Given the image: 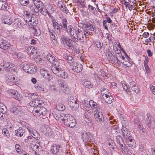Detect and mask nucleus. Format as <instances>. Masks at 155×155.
<instances>
[{"label": "nucleus", "instance_id": "052dcab7", "mask_svg": "<svg viewBox=\"0 0 155 155\" xmlns=\"http://www.w3.org/2000/svg\"><path fill=\"white\" fill-rule=\"evenodd\" d=\"M33 112L35 115H39L40 114V113H39V107H38V108L37 109L35 108H34L33 110Z\"/></svg>", "mask_w": 155, "mask_h": 155}, {"label": "nucleus", "instance_id": "bf43d9fd", "mask_svg": "<svg viewBox=\"0 0 155 155\" xmlns=\"http://www.w3.org/2000/svg\"><path fill=\"white\" fill-rule=\"evenodd\" d=\"M27 49H28L29 51L30 50V49L31 50V52L32 54L36 53L37 51L36 49L33 46H31L30 47H29L28 48H27Z\"/></svg>", "mask_w": 155, "mask_h": 155}, {"label": "nucleus", "instance_id": "bb28decb", "mask_svg": "<svg viewBox=\"0 0 155 155\" xmlns=\"http://www.w3.org/2000/svg\"><path fill=\"white\" fill-rule=\"evenodd\" d=\"M28 7L31 11L33 12L37 13L38 12V9L37 8L34 2L30 4L28 6Z\"/></svg>", "mask_w": 155, "mask_h": 155}, {"label": "nucleus", "instance_id": "0eeeda50", "mask_svg": "<svg viewBox=\"0 0 155 155\" xmlns=\"http://www.w3.org/2000/svg\"><path fill=\"white\" fill-rule=\"evenodd\" d=\"M85 39L83 32L79 28L75 38V40L74 41V45H77V44L76 43L78 42L79 41H80L82 42H84Z\"/></svg>", "mask_w": 155, "mask_h": 155}, {"label": "nucleus", "instance_id": "c85d7f7f", "mask_svg": "<svg viewBox=\"0 0 155 155\" xmlns=\"http://www.w3.org/2000/svg\"><path fill=\"white\" fill-rule=\"evenodd\" d=\"M107 143L109 147L113 150L115 149V142L111 138H109L107 140Z\"/></svg>", "mask_w": 155, "mask_h": 155}, {"label": "nucleus", "instance_id": "cd10ccee", "mask_svg": "<svg viewBox=\"0 0 155 155\" xmlns=\"http://www.w3.org/2000/svg\"><path fill=\"white\" fill-rule=\"evenodd\" d=\"M3 21L4 24L8 25H11L12 23V20L9 16L5 17Z\"/></svg>", "mask_w": 155, "mask_h": 155}, {"label": "nucleus", "instance_id": "f03ea898", "mask_svg": "<svg viewBox=\"0 0 155 155\" xmlns=\"http://www.w3.org/2000/svg\"><path fill=\"white\" fill-rule=\"evenodd\" d=\"M101 93L102 98H101L100 99L102 102H105L108 104H110L113 101V97L111 95L107 89L101 88Z\"/></svg>", "mask_w": 155, "mask_h": 155}, {"label": "nucleus", "instance_id": "5fc2aeb1", "mask_svg": "<svg viewBox=\"0 0 155 155\" xmlns=\"http://www.w3.org/2000/svg\"><path fill=\"white\" fill-rule=\"evenodd\" d=\"M30 65L26 63H24L23 65L22 68L23 70L26 72L28 71L29 67H30Z\"/></svg>", "mask_w": 155, "mask_h": 155}, {"label": "nucleus", "instance_id": "39448f33", "mask_svg": "<svg viewBox=\"0 0 155 155\" xmlns=\"http://www.w3.org/2000/svg\"><path fill=\"white\" fill-rule=\"evenodd\" d=\"M79 28H73L71 25L68 26V33L72 41L74 42L77 36V33Z\"/></svg>", "mask_w": 155, "mask_h": 155}, {"label": "nucleus", "instance_id": "e433bc0d", "mask_svg": "<svg viewBox=\"0 0 155 155\" xmlns=\"http://www.w3.org/2000/svg\"><path fill=\"white\" fill-rule=\"evenodd\" d=\"M28 71H27V72L32 74H34L36 72L37 69L36 68L32 65H30V67H29Z\"/></svg>", "mask_w": 155, "mask_h": 155}, {"label": "nucleus", "instance_id": "c03bdc74", "mask_svg": "<svg viewBox=\"0 0 155 155\" xmlns=\"http://www.w3.org/2000/svg\"><path fill=\"white\" fill-rule=\"evenodd\" d=\"M69 105L72 108V109L75 110L78 108L79 104V103H78V101H77V102H75L73 103H70Z\"/></svg>", "mask_w": 155, "mask_h": 155}, {"label": "nucleus", "instance_id": "09e8293b", "mask_svg": "<svg viewBox=\"0 0 155 155\" xmlns=\"http://www.w3.org/2000/svg\"><path fill=\"white\" fill-rule=\"evenodd\" d=\"M113 49L114 51L117 54L120 53L122 49L117 47L116 45H113Z\"/></svg>", "mask_w": 155, "mask_h": 155}, {"label": "nucleus", "instance_id": "603ef678", "mask_svg": "<svg viewBox=\"0 0 155 155\" xmlns=\"http://www.w3.org/2000/svg\"><path fill=\"white\" fill-rule=\"evenodd\" d=\"M88 8L89 11L93 13V14H96L97 13L96 8H95L94 7L90 5H88Z\"/></svg>", "mask_w": 155, "mask_h": 155}, {"label": "nucleus", "instance_id": "7ed1b4c3", "mask_svg": "<svg viewBox=\"0 0 155 155\" xmlns=\"http://www.w3.org/2000/svg\"><path fill=\"white\" fill-rule=\"evenodd\" d=\"M61 116V117H60V119L63 120V122L67 126L73 128L76 126V121L73 117L64 114H62Z\"/></svg>", "mask_w": 155, "mask_h": 155}, {"label": "nucleus", "instance_id": "a878e982", "mask_svg": "<svg viewBox=\"0 0 155 155\" xmlns=\"http://www.w3.org/2000/svg\"><path fill=\"white\" fill-rule=\"evenodd\" d=\"M61 85V89L65 94H68L69 91V88L64 83H60Z\"/></svg>", "mask_w": 155, "mask_h": 155}, {"label": "nucleus", "instance_id": "a18cd8bd", "mask_svg": "<svg viewBox=\"0 0 155 155\" xmlns=\"http://www.w3.org/2000/svg\"><path fill=\"white\" fill-rule=\"evenodd\" d=\"M37 89L41 92L43 93H46L47 92V89L44 86L40 85L37 87Z\"/></svg>", "mask_w": 155, "mask_h": 155}, {"label": "nucleus", "instance_id": "dca6fc26", "mask_svg": "<svg viewBox=\"0 0 155 155\" xmlns=\"http://www.w3.org/2000/svg\"><path fill=\"white\" fill-rule=\"evenodd\" d=\"M91 135L89 133L86 132H83L81 134V137L83 141L84 142L90 141Z\"/></svg>", "mask_w": 155, "mask_h": 155}, {"label": "nucleus", "instance_id": "6ab92c4d", "mask_svg": "<svg viewBox=\"0 0 155 155\" xmlns=\"http://www.w3.org/2000/svg\"><path fill=\"white\" fill-rule=\"evenodd\" d=\"M52 22L54 28L56 32L58 34H60V28L58 23L54 19H53L52 20Z\"/></svg>", "mask_w": 155, "mask_h": 155}, {"label": "nucleus", "instance_id": "423d86ee", "mask_svg": "<svg viewBox=\"0 0 155 155\" xmlns=\"http://www.w3.org/2000/svg\"><path fill=\"white\" fill-rule=\"evenodd\" d=\"M62 64L60 63L57 60H55L51 66V69L52 71L54 73L59 70L63 68Z\"/></svg>", "mask_w": 155, "mask_h": 155}, {"label": "nucleus", "instance_id": "4be33fe9", "mask_svg": "<svg viewBox=\"0 0 155 155\" xmlns=\"http://www.w3.org/2000/svg\"><path fill=\"white\" fill-rule=\"evenodd\" d=\"M8 9L7 3L5 1L0 0V10L7 11Z\"/></svg>", "mask_w": 155, "mask_h": 155}, {"label": "nucleus", "instance_id": "412c9836", "mask_svg": "<svg viewBox=\"0 0 155 155\" xmlns=\"http://www.w3.org/2000/svg\"><path fill=\"white\" fill-rule=\"evenodd\" d=\"M25 132V130L22 127H20L17 130H15V134L16 136L21 137L23 136Z\"/></svg>", "mask_w": 155, "mask_h": 155}, {"label": "nucleus", "instance_id": "1a4fd4ad", "mask_svg": "<svg viewBox=\"0 0 155 155\" xmlns=\"http://www.w3.org/2000/svg\"><path fill=\"white\" fill-rule=\"evenodd\" d=\"M130 88L131 89L137 94H138L140 92V90L138 88L137 84L136 82L130 80L129 82V85Z\"/></svg>", "mask_w": 155, "mask_h": 155}, {"label": "nucleus", "instance_id": "6e6552de", "mask_svg": "<svg viewBox=\"0 0 155 155\" xmlns=\"http://www.w3.org/2000/svg\"><path fill=\"white\" fill-rule=\"evenodd\" d=\"M82 103L84 108L86 109L88 113H91L90 109H91V104H92V100L88 101L87 100H83Z\"/></svg>", "mask_w": 155, "mask_h": 155}, {"label": "nucleus", "instance_id": "de8ad7c7", "mask_svg": "<svg viewBox=\"0 0 155 155\" xmlns=\"http://www.w3.org/2000/svg\"><path fill=\"white\" fill-rule=\"evenodd\" d=\"M97 118L100 123L102 122L104 120L102 114L101 112H97Z\"/></svg>", "mask_w": 155, "mask_h": 155}, {"label": "nucleus", "instance_id": "aec40b11", "mask_svg": "<svg viewBox=\"0 0 155 155\" xmlns=\"http://www.w3.org/2000/svg\"><path fill=\"white\" fill-rule=\"evenodd\" d=\"M92 104H91V109L92 111L94 112V116L95 118H97V104L96 102L92 101Z\"/></svg>", "mask_w": 155, "mask_h": 155}, {"label": "nucleus", "instance_id": "338daca9", "mask_svg": "<svg viewBox=\"0 0 155 155\" xmlns=\"http://www.w3.org/2000/svg\"><path fill=\"white\" fill-rule=\"evenodd\" d=\"M77 100H75L73 97H71L68 100V103L70 105V103H74L75 102H77Z\"/></svg>", "mask_w": 155, "mask_h": 155}, {"label": "nucleus", "instance_id": "b1692460", "mask_svg": "<svg viewBox=\"0 0 155 155\" xmlns=\"http://www.w3.org/2000/svg\"><path fill=\"white\" fill-rule=\"evenodd\" d=\"M8 84L10 85H12L14 84V83L17 81V79L15 77L12 76H10L7 79Z\"/></svg>", "mask_w": 155, "mask_h": 155}, {"label": "nucleus", "instance_id": "4d7b16f0", "mask_svg": "<svg viewBox=\"0 0 155 155\" xmlns=\"http://www.w3.org/2000/svg\"><path fill=\"white\" fill-rule=\"evenodd\" d=\"M127 144L128 146L132 149L135 148L136 147V143L134 142H128Z\"/></svg>", "mask_w": 155, "mask_h": 155}, {"label": "nucleus", "instance_id": "774afa93", "mask_svg": "<svg viewBox=\"0 0 155 155\" xmlns=\"http://www.w3.org/2000/svg\"><path fill=\"white\" fill-rule=\"evenodd\" d=\"M133 5L134 4L133 2H131L130 1L129 2V4L127 7L130 11H131L132 9H133Z\"/></svg>", "mask_w": 155, "mask_h": 155}, {"label": "nucleus", "instance_id": "e2e57ef3", "mask_svg": "<svg viewBox=\"0 0 155 155\" xmlns=\"http://www.w3.org/2000/svg\"><path fill=\"white\" fill-rule=\"evenodd\" d=\"M37 23L38 21L36 20V18H35L32 19V22H31L30 24L32 26H36Z\"/></svg>", "mask_w": 155, "mask_h": 155}, {"label": "nucleus", "instance_id": "4468645a", "mask_svg": "<svg viewBox=\"0 0 155 155\" xmlns=\"http://www.w3.org/2000/svg\"><path fill=\"white\" fill-rule=\"evenodd\" d=\"M71 68L74 72H79L82 70V65L81 64L75 63L71 65Z\"/></svg>", "mask_w": 155, "mask_h": 155}, {"label": "nucleus", "instance_id": "473e14b6", "mask_svg": "<svg viewBox=\"0 0 155 155\" xmlns=\"http://www.w3.org/2000/svg\"><path fill=\"white\" fill-rule=\"evenodd\" d=\"M82 82L83 85L87 88H90L92 87L91 82L87 80L84 79L82 81Z\"/></svg>", "mask_w": 155, "mask_h": 155}, {"label": "nucleus", "instance_id": "37998d69", "mask_svg": "<svg viewBox=\"0 0 155 155\" xmlns=\"http://www.w3.org/2000/svg\"><path fill=\"white\" fill-rule=\"evenodd\" d=\"M39 10L40 12L43 15H48V12L47 10L45 7V6L44 5L41 8H40Z\"/></svg>", "mask_w": 155, "mask_h": 155}, {"label": "nucleus", "instance_id": "5701e85b", "mask_svg": "<svg viewBox=\"0 0 155 155\" xmlns=\"http://www.w3.org/2000/svg\"><path fill=\"white\" fill-rule=\"evenodd\" d=\"M122 130L123 135L125 139L128 138L130 136V132L126 128L124 127Z\"/></svg>", "mask_w": 155, "mask_h": 155}, {"label": "nucleus", "instance_id": "20e7f679", "mask_svg": "<svg viewBox=\"0 0 155 155\" xmlns=\"http://www.w3.org/2000/svg\"><path fill=\"white\" fill-rule=\"evenodd\" d=\"M60 40L64 46L67 48L70 49L73 46L71 43L72 40H71L66 36L62 35L60 38Z\"/></svg>", "mask_w": 155, "mask_h": 155}, {"label": "nucleus", "instance_id": "72a5a7b5", "mask_svg": "<svg viewBox=\"0 0 155 155\" xmlns=\"http://www.w3.org/2000/svg\"><path fill=\"white\" fill-rule=\"evenodd\" d=\"M21 20L20 19L15 18L14 21V26L16 28H19L21 26Z\"/></svg>", "mask_w": 155, "mask_h": 155}, {"label": "nucleus", "instance_id": "79ce46f5", "mask_svg": "<svg viewBox=\"0 0 155 155\" xmlns=\"http://www.w3.org/2000/svg\"><path fill=\"white\" fill-rule=\"evenodd\" d=\"M46 58L48 61L52 64L55 60H55L54 57L50 54H47Z\"/></svg>", "mask_w": 155, "mask_h": 155}, {"label": "nucleus", "instance_id": "58836bf2", "mask_svg": "<svg viewBox=\"0 0 155 155\" xmlns=\"http://www.w3.org/2000/svg\"><path fill=\"white\" fill-rule=\"evenodd\" d=\"M84 28H85V29L88 31L90 30L93 31L95 30L94 27L93 25L89 23L85 25Z\"/></svg>", "mask_w": 155, "mask_h": 155}, {"label": "nucleus", "instance_id": "6e6d98bb", "mask_svg": "<svg viewBox=\"0 0 155 155\" xmlns=\"http://www.w3.org/2000/svg\"><path fill=\"white\" fill-rule=\"evenodd\" d=\"M20 3L23 6L27 5L29 3L28 0H19Z\"/></svg>", "mask_w": 155, "mask_h": 155}, {"label": "nucleus", "instance_id": "ea45409f", "mask_svg": "<svg viewBox=\"0 0 155 155\" xmlns=\"http://www.w3.org/2000/svg\"><path fill=\"white\" fill-rule=\"evenodd\" d=\"M56 109L59 111H63L65 109V106L61 103H58L56 106Z\"/></svg>", "mask_w": 155, "mask_h": 155}, {"label": "nucleus", "instance_id": "2eb2a0df", "mask_svg": "<svg viewBox=\"0 0 155 155\" xmlns=\"http://www.w3.org/2000/svg\"><path fill=\"white\" fill-rule=\"evenodd\" d=\"M43 102L42 100L39 99H34L29 102V105L32 107H36L38 105H41Z\"/></svg>", "mask_w": 155, "mask_h": 155}, {"label": "nucleus", "instance_id": "13d9d810", "mask_svg": "<svg viewBox=\"0 0 155 155\" xmlns=\"http://www.w3.org/2000/svg\"><path fill=\"white\" fill-rule=\"evenodd\" d=\"M100 72L101 73V75L103 77L105 78H108V77L106 75V72L104 71L103 69H101Z\"/></svg>", "mask_w": 155, "mask_h": 155}, {"label": "nucleus", "instance_id": "9d476101", "mask_svg": "<svg viewBox=\"0 0 155 155\" xmlns=\"http://www.w3.org/2000/svg\"><path fill=\"white\" fill-rule=\"evenodd\" d=\"M40 73L41 76L44 78H47L48 81H51L52 77L50 76L48 71L45 68H42L40 70Z\"/></svg>", "mask_w": 155, "mask_h": 155}, {"label": "nucleus", "instance_id": "ddd939ff", "mask_svg": "<svg viewBox=\"0 0 155 155\" xmlns=\"http://www.w3.org/2000/svg\"><path fill=\"white\" fill-rule=\"evenodd\" d=\"M119 144L120 149L124 155H128L129 153H130L129 149L126 145H124L120 143Z\"/></svg>", "mask_w": 155, "mask_h": 155}, {"label": "nucleus", "instance_id": "2f4dec72", "mask_svg": "<svg viewBox=\"0 0 155 155\" xmlns=\"http://www.w3.org/2000/svg\"><path fill=\"white\" fill-rule=\"evenodd\" d=\"M47 8L48 15L49 16H50L51 15V14H52L54 12L55 9V6L51 5H49Z\"/></svg>", "mask_w": 155, "mask_h": 155}, {"label": "nucleus", "instance_id": "7c9ffc66", "mask_svg": "<svg viewBox=\"0 0 155 155\" xmlns=\"http://www.w3.org/2000/svg\"><path fill=\"white\" fill-rule=\"evenodd\" d=\"M9 47V44L8 41L4 40L3 43L1 45V48L4 50L8 49Z\"/></svg>", "mask_w": 155, "mask_h": 155}, {"label": "nucleus", "instance_id": "9b49d317", "mask_svg": "<svg viewBox=\"0 0 155 155\" xmlns=\"http://www.w3.org/2000/svg\"><path fill=\"white\" fill-rule=\"evenodd\" d=\"M54 73L58 77L63 79L67 78L68 77L67 73L65 71L63 68Z\"/></svg>", "mask_w": 155, "mask_h": 155}, {"label": "nucleus", "instance_id": "0e129e2a", "mask_svg": "<svg viewBox=\"0 0 155 155\" xmlns=\"http://www.w3.org/2000/svg\"><path fill=\"white\" fill-rule=\"evenodd\" d=\"M150 90L152 93L155 95V87L153 86L152 84H150L149 85Z\"/></svg>", "mask_w": 155, "mask_h": 155}, {"label": "nucleus", "instance_id": "c756f323", "mask_svg": "<svg viewBox=\"0 0 155 155\" xmlns=\"http://www.w3.org/2000/svg\"><path fill=\"white\" fill-rule=\"evenodd\" d=\"M121 83L123 87V89L128 94L130 93V88L127 86V84H126V82L124 81H121Z\"/></svg>", "mask_w": 155, "mask_h": 155}, {"label": "nucleus", "instance_id": "8fccbe9b", "mask_svg": "<svg viewBox=\"0 0 155 155\" xmlns=\"http://www.w3.org/2000/svg\"><path fill=\"white\" fill-rule=\"evenodd\" d=\"M39 113L40 114H41L43 115H45L46 114L47 112V110L46 108L43 107H39Z\"/></svg>", "mask_w": 155, "mask_h": 155}, {"label": "nucleus", "instance_id": "f8f14e48", "mask_svg": "<svg viewBox=\"0 0 155 155\" xmlns=\"http://www.w3.org/2000/svg\"><path fill=\"white\" fill-rule=\"evenodd\" d=\"M27 129L32 137L36 140L40 139V136L36 130L30 127H29Z\"/></svg>", "mask_w": 155, "mask_h": 155}, {"label": "nucleus", "instance_id": "f704fd0d", "mask_svg": "<svg viewBox=\"0 0 155 155\" xmlns=\"http://www.w3.org/2000/svg\"><path fill=\"white\" fill-rule=\"evenodd\" d=\"M34 2L37 8L39 10V8H41L44 6L42 2L40 0H34Z\"/></svg>", "mask_w": 155, "mask_h": 155}, {"label": "nucleus", "instance_id": "69168bd1", "mask_svg": "<svg viewBox=\"0 0 155 155\" xmlns=\"http://www.w3.org/2000/svg\"><path fill=\"white\" fill-rule=\"evenodd\" d=\"M41 34V31L39 29H35V32L34 33V35L35 36H39Z\"/></svg>", "mask_w": 155, "mask_h": 155}, {"label": "nucleus", "instance_id": "a211bd4d", "mask_svg": "<svg viewBox=\"0 0 155 155\" xmlns=\"http://www.w3.org/2000/svg\"><path fill=\"white\" fill-rule=\"evenodd\" d=\"M57 5L60 8V10L64 12L66 14L68 13V10L62 1H58L57 3Z\"/></svg>", "mask_w": 155, "mask_h": 155}, {"label": "nucleus", "instance_id": "864d4df0", "mask_svg": "<svg viewBox=\"0 0 155 155\" xmlns=\"http://www.w3.org/2000/svg\"><path fill=\"white\" fill-rule=\"evenodd\" d=\"M52 134V132L50 128H48L47 129V131L45 134V135L47 137L49 138L50 137Z\"/></svg>", "mask_w": 155, "mask_h": 155}, {"label": "nucleus", "instance_id": "680f3d73", "mask_svg": "<svg viewBox=\"0 0 155 155\" xmlns=\"http://www.w3.org/2000/svg\"><path fill=\"white\" fill-rule=\"evenodd\" d=\"M35 60L36 63H38L39 64L42 63V59L40 56L36 57L35 58Z\"/></svg>", "mask_w": 155, "mask_h": 155}, {"label": "nucleus", "instance_id": "c9c22d12", "mask_svg": "<svg viewBox=\"0 0 155 155\" xmlns=\"http://www.w3.org/2000/svg\"><path fill=\"white\" fill-rule=\"evenodd\" d=\"M30 146L32 150L35 152H36V151L39 147L38 144H37L36 143L35 141L32 142L31 143Z\"/></svg>", "mask_w": 155, "mask_h": 155}, {"label": "nucleus", "instance_id": "393cba45", "mask_svg": "<svg viewBox=\"0 0 155 155\" xmlns=\"http://www.w3.org/2000/svg\"><path fill=\"white\" fill-rule=\"evenodd\" d=\"M65 59L69 63L73 64L75 63L74 62L75 58L71 54L65 56Z\"/></svg>", "mask_w": 155, "mask_h": 155}, {"label": "nucleus", "instance_id": "49530a36", "mask_svg": "<svg viewBox=\"0 0 155 155\" xmlns=\"http://www.w3.org/2000/svg\"><path fill=\"white\" fill-rule=\"evenodd\" d=\"M2 133L7 138H9L10 137L8 131L6 128H4L2 130Z\"/></svg>", "mask_w": 155, "mask_h": 155}, {"label": "nucleus", "instance_id": "f3484780", "mask_svg": "<svg viewBox=\"0 0 155 155\" xmlns=\"http://www.w3.org/2000/svg\"><path fill=\"white\" fill-rule=\"evenodd\" d=\"M60 148V145L53 144L51 146V151L52 154H57L59 152Z\"/></svg>", "mask_w": 155, "mask_h": 155}, {"label": "nucleus", "instance_id": "3c124183", "mask_svg": "<svg viewBox=\"0 0 155 155\" xmlns=\"http://www.w3.org/2000/svg\"><path fill=\"white\" fill-rule=\"evenodd\" d=\"M17 92L14 90L10 89L8 91V93L11 97H14L16 94Z\"/></svg>", "mask_w": 155, "mask_h": 155}, {"label": "nucleus", "instance_id": "a19ab883", "mask_svg": "<svg viewBox=\"0 0 155 155\" xmlns=\"http://www.w3.org/2000/svg\"><path fill=\"white\" fill-rule=\"evenodd\" d=\"M49 35L50 37L52 39H53L54 41L56 43V34L55 32L53 30L49 31Z\"/></svg>", "mask_w": 155, "mask_h": 155}, {"label": "nucleus", "instance_id": "f257e3e1", "mask_svg": "<svg viewBox=\"0 0 155 155\" xmlns=\"http://www.w3.org/2000/svg\"><path fill=\"white\" fill-rule=\"evenodd\" d=\"M106 54L107 58L110 62L116 66H120L121 62L125 66L128 67L132 65V62L127 56L126 58L124 57L121 56L120 57L121 60H120L115 55L112 54L109 48L106 50Z\"/></svg>", "mask_w": 155, "mask_h": 155}, {"label": "nucleus", "instance_id": "4c0bfd02", "mask_svg": "<svg viewBox=\"0 0 155 155\" xmlns=\"http://www.w3.org/2000/svg\"><path fill=\"white\" fill-rule=\"evenodd\" d=\"M3 66L5 68L8 69L9 70L11 69L13 67V64L9 62L5 61L4 62L3 64Z\"/></svg>", "mask_w": 155, "mask_h": 155}]
</instances>
